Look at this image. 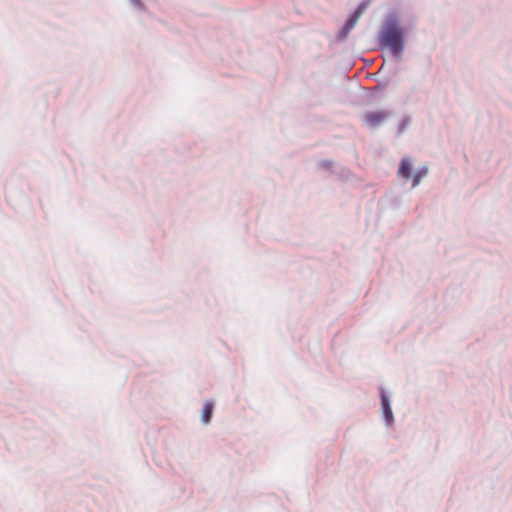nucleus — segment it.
Wrapping results in <instances>:
<instances>
[{"instance_id": "obj_1", "label": "nucleus", "mask_w": 512, "mask_h": 512, "mask_svg": "<svg viewBox=\"0 0 512 512\" xmlns=\"http://www.w3.org/2000/svg\"><path fill=\"white\" fill-rule=\"evenodd\" d=\"M380 43L390 49L392 54L400 56L403 48V32L395 23H389L380 34Z\"/></svg>"}, {"instance_id": "obj_2", "label": "nucleus", "mask_w": 512, "mask_h": 512, "mask_svg": "<svg viewBox=\"0 0 512 512\" xmlns=\"http://www.w3.org/2000/svg\"><path fill=\"white\" fill-rule=\"evenodd\" d=\"M411 171L412 166L410 159L404 158L401 161L398 174L404 179L412 178V187H416L420 183L421 179L428 173V169L426 167L418 169L413 175L411 174Z\"/></svg>"}, {"instance_id": "obj_3", "label": "nucleus", "mask_w": 512, "mask_h": 512, "mask_svg": "<svg viewBox=\"0 0 512 512\" xmlns=\"http://www.w3.org/2000/svg\"><path fill=\"white\" fill-rule=\"evenodd\" d=\"M390 116L386 110L369 111L363 115L365 125L370 128H376L383 124Z\"/></svg>"}, {"instance_id": "obj_4", "label": "nucleus", "mask_w": 512, "mask_h": 512, "mask_svg": "<svg viewBox=\"0 0 512 512\" xmlns=\"http://www.w3.org/2000/svg\"><path fill=\"white\" fill-rule=\"evenodd\" d=\"M364 10H365V5H359L357 7V9L349 17V19L347 20V22L345 23V25L343 27V30H342L343 36H346L350 32V30L354 28V26L356 25L358 19L360 18V16L362 15Z\"/></svg>"}, {"instance_id": "obj_5", "label": "nucleus", "mask_w": 512, "mask_h": 512, "mask_svg": "<svg viewBox=\"0 0 512 512\" xmlns=\"http://www.w3.org/2000/svg\"><path fill=\"white\" fill-rule=\"evenodd\" d=\"M381 405H382V409H383V413L386 418V421L387 422L392 421V419H393L392 410H391V407L389 404V400L384 393L381 395Z\"/></svg>"}, {"instance_id": "obj_6", "label": "nucleus", "mask_w": 512, "mask_h": 512, "mask_svg": "<svg viewBox=\"0 0 512 512\" xmlns=\"http://www.w3.org/2000/svg\"><path fill=\"white\" fill-rule=\"evenodd\" d=\"M213 408H214V406H213V403H211V402H206L204 404L203 412H202L203 423L208 424L210 422L212 413H213Z\"/></svg>"}, {"instance_id": "obj_7", "label": "nucleus", "mask_w": 512, "mask_h": 512, "mask_svg": "<svg viewBox=\"0 0 512 512\" xmlns=\"http://www.w3.org/2000/svg\"><path fill=\"white\" fill-rule=\"evenodd\" d=\"M407 124H408V120L403 121V122H402V124H401L400 130H401V131H402V130H404V128H405V126H406Z\"/></svg>"}]
</instances>
